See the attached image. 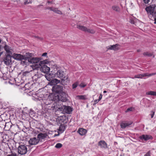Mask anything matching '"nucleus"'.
I'll use <instances>...</instances> for the list:
<instances>
[{"label": "nucleus", "instance_id": "f257e3e1", "mask_svg": "<svg viewBox=\"0 0 156 156\" xmlns=\"http://www.w3.org/2000/svg\"><path fill=\"white\" fill-rule=\"evenodd\" d=\"M28 58L27 60L29 62L34 64L32 66V68L34 70L39 68L41 65L46 63L45 61H40L41 60L40 58L33 57L32 58H29V57H28Z\"/></svg>", "mask_w": 156, "mask_h": 156}, {"label": "nucleus", "instance_id": "f03ea898", "mask_svg": "<svg viewBox=\"0 0 156 156\" xmlns=\"http://www.w3.org/2000/svg\"><path fill=\"white\" fill-rule=\"evenodd\" d=\"M55 76L61 80L62 83H64V82L66 81L67 82L68 78V76L65 73L64 71L60 69L57 70L55 74Z\"/></svg>", "mask_w": 156, "mask_h": 156}, {"label": "nucleus", "instance_id": "7ed1b4c3", "mask_svg": "<svg viewBox=\"0 0 156 156\" xmlns=\"http://www.w3.org/2000/svg\"><path fill=\"white\" fill-rule=\"evenodd\" d=\"M56 101L54 102L52 105L51 108L53 109H55L58 111H62L63 110V106H64L62 104V102L59 100H57Z\"/></svg>", "mask_w": 156, "mask_h": 156}, {"label": "nucleus", "instance_id": "20e7f679", "mask_svg": "<svg viewBox=\"0 0 156 156\" xmlns=\"http://www.w3.org/2000/svg\"><path fill=\"white\" fill-rule=\"evenodd\" d=\"M155 7L156 6L154 5H151L147 6L145 8V10L149 16L150 15L154 16L156 15V12L155 10Z\"/></svg>", "mask_w": 156, "mask_h": 156}, {"label": "nucleus", "instance_id": "39448f33", "mask_svg": "<svg viewBox=\"0 0 156 156\" xmlns=\"http://www.w3.org/2000/svg\"><path fill=\"white\" fill-rule=\"evenodd\" d=\"M11 57L9 54L5 55L3 58L2 62L7 66L11 65L12 64Z\"/></svg>", "mask_w": 156, "mask_h": 156}, {"label": "nucleus", "instance_id": "423d86ee", "mask_svg": "<svg viewBox=\"0 0 156 156\" xmlns=\"http://www.w3.org/2000/svg\"><path fill=\"white\" fill-rule=\"evenodd\" d=\"M77 28L79 29L84 32H87L88 33L94 34L95 33V31L93 29H89L83 26L78 25H77Z\"/></svg>", "mask_w": 156, "mask_h": 156}, {"label": "nucleus", "instance_id": "0eeeda50", "mask_svg": "<svg viewBox=\"0 0 156 156\" xmlns=\"http://www.w3.org/2000/svg\"><path fill=\"white\" fill-rule=\"evenodd\" d=\"M63 87L62 86L55 85L52 87V90L53 92L55 94H58L62 91Z\"/></svg>", "mask_w": 156, "mask_h": 156}, {"label": "nucleus", "instance_id": "6e6552de", "mask_svg": "<svg viewBox=\"0 0 156 156\" xmlns=\"http://www.w3.org/2000/svg\"><path fill=\"white\" fill-rule=\"evenodd\" d=\"M67 94L65 92H62L59 96L58 95L55 96L56 98L55 99L59 100L61 101L62 102H65L67 100Z\"/></svg>", "mask_w": 156, "mask_h": 156}, {"label": "nucleus", "instance_id": "1a4fd4ad", "mask_svg": "<svg viewBox=\"0 0 156 156\" xmlns=\"http://www.w3.org/2000/svg\"><path fill=\"white\" fill-rule=\"evenodd\" d=\"M27 151L26 147L24 145H21L18 148V152L21 155L26 154L27 152Z\"/></svg>", "mask_w": 156, "mask_h": 156}, {"label": "nucleus", "instance_id": "9d476101", "mask_svg": "<svg viewBox=\"0 0 156 156\" xmlns=\"http://www.w3.org/2000/svg\"><path fill=\"white\" fill-rule=\"evenodd\" d=\"M12 56L15 59L18 60H21L23 59L27 60L28 58V57H26L24 55L16 53H14Z\"/></svg>", "mask_w": 156, "mask_h": 156}, {"label": "nucleus", "instance_id": "9b49d317", "mask_svg": "<svg viewBox=\"0 0 156 156\" xmlns=\"http://www.w3.org/2000/svg\"><path fill=\"white\" fill-rule=\"evenodd\" d=\"M156 74V73H153L149 74L148 73H146L141 74H139L136 75L134 76V77H132L131 78L133 79L134 78H142L144 77L147 76L149 77Z\"/></svg>", "mask_w": 156, "mask_h": 156}, {"label": "nucleus", "instance_id": "f8f14e48", "mask_svg": "<svg viewBox=\"0 0 156 156\" xmlns=\"http://www.w3.org/2000/svg\"><path fill=\"white\" fill-rule=\"evenodd\" d=\"M40 66L41 67L40 68V69L42 72L44 73L48 74L49 72L50 68L44 64L41 65Z\"/></svg>", "mask_w": 156, "mask_h": 156}, {"label": "nucleus", "instance_id": "ddd939ff", "mask_svg": "<svg viewBox=\"0 0 156 156\" xmlns=\"http://www.w3.org/2000/svg\"><path fill=\"white\" fill-rule=\"evenodd\" d=\"M62 107L63 109L62 110V111L63 112L70 114L72 111V108L69 106H66L64 105Z\"/></svg>", "mask_w": 156, "mask_h": 156}, {"label": "nucleus", "instance_id": "4468645a", "mask_svg": "<svg viewBox=\"0 0 156 156\" xmlns=\"http://www.w3.org/2000/svg\"><path fill=\"white\" fill-rule=\"evenodd\" d=\"M119 44H117L115 45H111L108 46L106 47V48L108 50L116 51L119 49Z\"/></svg>", "mask_w": 156, "mask_h": 156}, {"label": "nucleus", "instance_id": "2eb2a0df", "mask_svg": "<svg viewBox=\"0 0 156 156\" xmlns=\"http://www.w3.org/2000/svg\"><path fill=\"white\" fill-rule=\"evenodd\" d=\"M39 140L37 139L35 137L30 138L28 142L30 145H35L37 144L39 142Z\"/></svg>", "mask_w": 156, "mask_h": 156}, {"label": "nucleus", "instance_id": "dca6fc26", "mask_svg": "<svg viewBox=\"0 0 156 156\" xmlns=\"http://www.w3.org/2000/svg\"><path fill=\"white\" fill-rule=\"evenodd\" d=\"M48 136L47 134L46 133H40L37 136V138L39 140V141L41 139H43L46 138Z\"/></svg>", "mask_w": 156, "mask_h": 156}, {"label": "nucleus", "instance_id": "f3484780", "mask_svg": "<svg viewBox=\"0 0 156 156\" xmlns=\"http://www.w3.org/2000/svg\"><path fill=\"white\" fill-rule=\"evenodd\" d=\"M98 145L100 146L101 148H106L107 147L106 143L103 140H101L99 142Z\"/></svg>", "mask_w": 156, "mask_h": 156}, {"label": "nucleus", "instance_id": "a211bd4d", "mask_svg": "<svg viewBox=\"0 0 156 156\" xmlns=\"http://www.w3.org/2000/svg\"><path fill=\"white\" fill-rule=\"evenodd\" d=\"M4 48L6 52L9 54L11 53V51L12 50V49L11 48V47L8 46L7 45L5 44L4 47Z\"/></svg>", "mask_w": 156, "mask_h": 156}, {"label": "nucleus", "instance_id": "6ab92c4d", "mask_svg": "<svg viewBox=\"0 0 156 156\" xmlns=\"http://www.w3.org/2000/svg\"><path fill=\"white\" fill-rule=\"evenodd\" d=\"M87 132V130L83 128H80L78 131V133H79L80 135L82 136L84 135Z\"/></svg>", "mask_w": 156, "mask_h": 156}, {"label": "nucleus", "instance_id": "aec40b11", "mask_svg": "<svg viewBox=\"0 0 156 156\" xmlns=\"http://www.w3.org/2000/svg\"><path fill=\"white\" fill-rule=\"evenodd\" d=\"M60 80H58L56 79H52L51 80V85H57V84L60 83Z\"/></svg>", "mask_w": 156, "mask_h": 156}, {"label": "nucleus", "instance_id": "412c9836", "mask_svg": "<svg viewBox=\"0 0 156 156\" xmlns=\"http://www.w3.org/2000/svg\"><path fill=\"white\" fill-rule=\"evenodd\" d=\"M132 122H122L121 124V126L122 128H125L126 126L130 125L132 124Z\"/></svg>", "mask_w": 156, "mask_h": 156}, {"label": "nucleus", "instance_id": "4be33fe9", "mask_svg": "<svg viewBox=\"0 0 156 156\" xmlns=\"http://www.w3.org/2000/svg\"><path fill=\"white\" fill-rule=\"evenodd\" d=\"M150 136L146 135H143L140 136L141 139H144L145 140H147L150 139Z\"/></svg>", "mask_w": 156, "mask_h": 156}, {"label": "nucleus", "instance_id": "5701e85b", "mask_svg": "<svg viewBox=\"0 0 156 156\" xmlns=\"http://www.w3.org/2000/svg\"><path fill=\"white\" fill-rule=\"evenodd\" d=\"M45 104L46 105H50L49 107H51L52 104L51 103V101L49 99H47L45 102H44Z\"/></svg>", "mask_w": 156, "mask_h": 156}, {"label": "nucleus", "instance_id": "b1692460", "mask_svg": "<svg viewBox=\"0 0 156 156\" xmlns=\"http://www.w3.org/2000/svg\"><path fill=\"white\" fill-rule=\"evenodd\" d=\"M112 8L113 10L116 12H119L120 11V9L118 6L114 5L112 6Z\"/></svg>", "mask_w": 156, "mask_h": 156}, {"label": "nucleus", "instance_id": "393cba45", "mask_svg": "<svg viewBox=\"0 0 156 156\" xmlns=\"http://www.w3.org/2000/svg\"><path fill=\"white\" fill-rule=\"evenodd\" d=\"M147 95H151L156 96V92L154 91H149L146 93Z\"/></svg>", "mask_w": 156, "mask_h": 156}, {"label": "nucleus", "instance_id": "a878e982", "mask_svg": "<svg viewBox=\"0 0 156 156\" xmlns=\"http://www.w3.org/2000/svg\"><path fill=\"white\" fill-rule=\"evenodd\" d=\"M144 55L147 56L148 57H151L152 55V54L151 53H149L147 52H145L143 53Z\"/></svg>", "mask_w": 156, "mask_h": 156}, {"label": "nucleus", "instance_id": "bb28decb", "mask_svg": "<svg viewBox=\"0 0 156 156\" xmlns=\"http://www.w3.org/2000/svg\"><path fill=\"white\" fill-rule=\"evenodd\" d=\"M33 55V54L32 53L27 52L26 53V55H24L26 57H29V58H31L30 57H32Z\"/></svg>", "mask_w": 156, "mask_h": 156}, {"label": "nucleus", "instance_id": "cd10ccee", "mask_svg": "<svg viewBox=\"0 0 156 156\" xmlns=\"http://www.w3.org/2000/svg\"><path fill=\"white\" fill-rule=\"evenodd\" d=\"M62 146V144L60 143H57L55 145V147L57 148H60Z\"/></svg>", "mask_w": 156, "mask_h": 156}, {"label": "nucleus", "instance_id": "c85d7f7f", "mask_svg": "<svg viewBox=\"0 0 156 156\" xmlns=\"http://www.w3.org/2000/svg\"><path fill=\"white\" fill-rule=\"evenodd\" d=\"M65 127L63 126H61L59 127V130L61 131H63L64 130Z\"/></svg>", "mask_w": 156, "mask_h": 156}, {"label": "nucleus", "instance_id": "c756f323", "mask_svg": "<svg viewBox=\"0 0 156 156\" xmlns=\"http://www.w3.org/2000/svg\"><path fill=\"white\" fill-rule=\"evenodd\" d=\"M78 97L81 99L85 100L86 99V96L84 95L78 96Z\"/></svg>", "mask_w": 156, "mask_h": 156}, {"label": "nucleus", "instance_id": "7c9ffc66", "mask_svg": "<svg viewBox=\"0 0 156 156\" xmlns=\"http://www.w3.org/2000/svg\"><path fill=\"white\" fill-rule=\"evenodd\" d=\"M78 85L77 83H73L72 85L73 89H74Z\"/></svg>", "mask_w": 156, "mask_h": 156}, {"label": "nucleus", "instance_id": "2f4dec72", "mask_svg": "<svg viewBox=\"0 0 156 156\" xmlns=\"http://www.w3.org/2000/svg\"><path fill=\"white\" fill-rule=\"evenodd\" d=\"M45 76L46 79L48 81H51V79L50 77V75L48 74H46L45 75Z\"/></svg>", "mask_w": 156, "mask_h": 156}, {"label": "nucleus", "instance_id": "473e14b6", "mask_svg": "<svg viewBox=\"0 0 156 156\" xmlns=\"http://www.w3.org/2000/svg\"><path fill=\"white\" fill-rule=\"evenodd\" d=\"M86 85L84 84L83 83H82L80 85V86L81 87H84L86 86Z\"/></svg>", "mask_w": 156, "mask_h": 156}, {"label": "nucleus", "instance_id": "72a5a7b5", "mask_svg": "<svg viewBox=\"0 0 156 156\" xmlns=\"http://www.w3.org/2000/svg\"><path fill=\"white\" fill-rule=\"evenodd\" d=\"M133 108H128L127 110L126 111V112H127L129 111H131L132 110Z\"/></svg>", "mask_w": 156, "mask_h": 156}, {"label": "nucleus", "instance_id": "f704fd0d", "mask_svg": "<svg viewBox=\"0 0 156 156\" xmlns=\"http://www.w3.org/2000/svg\"><path fill=\"white\" fill-rule=\"evenodd\" d=\"M54 8L50 7H47L46 8V9H50L51 11H53V9Z\"/></svg>", "mask_w": 156, "mask_h": 156}, {"label": "nucleus", "instance_id": "c9c22d12", "mask_svg": "<svg viewBox=\"0 0 156 156\" xmlns=\"http://www.w3.org/2000/svg\"><path fill=\"white\" fill-rule=\"evenodd\" d=\"M150 151H148L146 154H145L144 156H151L150 155Z\"/></svg>", "mask_w": 156, "mask_h": 156}, {"label": "nucleus", "instance_id": "e433bc0d", "mask_svg": "<svg viewBox=\"0 0 156 156\" xmlns=\"http://www.w3.org/2000/svg\"><path fill=\"white\" fill-rule=\"evenodd\" d=\"M56 13L59 14H62V12L59 10H57Z\"/></svg>", "mask_w": 156, "mask_h": 156}, {"label": "nucleus", "instance_id": "4c0bfd02", "mask_svg": "<svg viewBox=\"0 0 156 156\" xmlns=\"http://www.w3.org/2000/svg\"><path fill=\"white\" fill-rule=\"evenodd\" d=\"M53 66L54 68H55L56 69H57L58 70L59 69V67L57 66L56 65H54Z\"/></svg>", "mask_w": 156, "mask_h": 156}, {"label": "nucleus", "instance_id": "58836bf2", "mask_svg": "<svg viewBox=\"0 0 156 156\" xmlns=\"http://www.w3.org/2000/svg\"><path fill=\"white\" fill-rule=\"evenodd\" d=\"M30 72L29 71H26L24 72L23 73V74L24 76H26V75L27 73H29Z\"/></svg>", "mask_w": 156, "mask_h": 156}, {"label": "nucleus", "instance_id": "ea45409f", "mask_svg": "<svg viewBox=\"0 0 156 156\" xmlns=\"http://www.w3.org/2000/svg\"><path fill=\"white\" fill-rule=\"evenodd\" d=\"M35 37L37 38L38 39H39L40 40H43V38L42 37H40L38 36H35Z\"/></svg>", "mask_w": 156, "mask_h": 156}, {"label": "nucleus", "instance_id": "a19ab883", "mask_svg": "<svg viewBox=\"0 0 156 156\" xmlns=\"http://www.w3.org/2000/svg\"><path fill=\"white\" fill-rule=\"evenodd\" d=\"M58 10V9L57 8H54L52 11L55 12V13H56V12Z\"/></svg>", "mask_w": 156, "mask_h": 156}, {"label": "nucleus", "instance_id": "79ce46f5", "mask_svg": "<svg viewBox=\"0 0 156 156\" xmlns=\"http://www.w3.org/2000/svg\"><path fill=\"white\" fill-rule=\"evenodd\" d=\"M144 2L145 3H148L150 1V0H143Z\"/></svg>", "mask_w": 156, "mask_h": 156}, {"label": "nucleus", "instance_id": "37998d69", "mask_svg": "<svg viewBox=\"0 0 156 156\" xmlns=\"http://www.w3.org/2000/svg\"><path fill=\"white\" fill-rule=\"evenodd\" d=\"M102 98V95H101V94L99 96V98L98 100V101H100L101 99Z\"/></svg>", "mask_w": 156, "mask_h": 156}, {"label": "nucleus", "instance_id": "c03bdc74", "mask_svg": "<svg viewBox=\"0 0 156 156\" xmlns=\"http://www.w3.org/2000/svg\"><path fill=\"white\" fill-rule=\"evenodd\" d=\"M47 53H46V52H45V53H43L42 55V56H46L47 55Z\"/></svg>", "mask_w": 156, "mask_h": 156}, {"label": "nucleus", "instance_id": "a18cd8bd", "mask_svg": "<svg viewBox=\"0 0 156 156\" xmlns=\"http://www.w3.org/2000/svg\"><path fill=\"white\" fill-rule=\"evenodd\" d=\"M152 112L153 113L152 114H151V118H152L153 117V116L154 114V112H153V111H152L151 112Z\"/></svg>", "mask_w": 156, "mask_h": 156}, {"label": "nucleus", "instance_id": "49530a36", "mask_svg": "<svg viewBox=\"0 0 156 156\" xmlns=\"http://www.w3.org/2000/svg\"><path fill=\"white\" fill-rule=\"evenodd\" d=\"M99 101H98V100H95L94 101V104H96V103H97Z\"/></svg>", "mask_w": 156, "mask_h": 156}, {"label": "nucleus", "instance_id": "de8ad7c7", "mask_svg": "<svg viewBox=\"0 0 156 156\" xmlns=\"http://www.w3.org/2000/svg\"><path fill=\"white\" fill-rule=\"evenodd\" d=\"M7 156H16V154H11L8 155Z\"/></svg>", "mask_w": 156, "mask_h": 156}, {"label": "nucleus", "instance_id": "09e8293b", "mask_svg": "<svg viewBox=\"0 0 156 156\" xmlns=\"http://www.w3.org/2000/svg\"><path fill=\"white\" fill-rule=\"evenodd\" d=\"M130 23H132V24H134V21L132 20H130Z\"/></svg>", "mask_w": 156, "mask_h": 156}, {"label": "nucleus", "instance_id": "8fccbe9b", "mask_svg": "<svg viewBox=\"0 0 156 156\" xmlns=\"http://www.w3.org/2000/svg\"><path fill=\"white\" fill-rule=\"evenodd\" d=\"M154 17V21H156V14L155 16H153Z\"/></svg>", "mask_w": 156, "mask_h": 156}, {"label": "nucleus", "instance_id": "3c124183", "mask_svg": "<svg viewBox=\"0 0 156 156\" xmlns=\"http://www.w3.org/2000/svg\"><path fill=\"white\" fill-rule=\"evenodd\" d=\"M34 76H37V78L39 77L38 76V74H35Z\"/></svg>", "mask_w": 156, "mask_h": 156}, {"label": "nucleus", "instance_id": "603ef678", "mask_svg": "<svg viewBox=\"0 0 156 156\" xmlns=\"http://www.w3.org/2000/svg\"><path fill=\"white\" fill-rule=\"evenodd\" d=\"M140 51H141V49H139L137 50V52H140Z\"/></svg>", "mask_w": 156, "mask_h": 156}, {"label": "nucleus", "instance_id": "864d4df0", "mask_svg": "<svg viewBox=\"0 0 156 156\" xmlns=\"http://www.w3.org/2000/svg\"><path fill=\"white\" fill-rule=\"evenodd\" d=\"M106 92H107V91H106V90H104V91H103V93H106Z\"/></svg>", "mask_w": 156, "mask_h": 156}, {"label": "nucleus", "instance_id": "5fc2aeb1", "mask_svg": "<svg viewBox=\"0 0 156 156\" xmlns=\"http://www.w3.org/2000/svg\"><path fill=\"white\" fill-rule=\"evenodd\" d=\"M24 4H25V5L26 4H27V2H24Z\"/></svg>", "mask_w": 156, "mask_h": 156}, {"label": "nucleus", "instance_id": "6e6d98bb", "mask_svg": "<svg viewBox=\"0 0 156 156\" xmlns=\"http://www.w3.org/2000/svg\"><path fill=\"white\" fill-rule=\"evenodd\" d=\"M154 24H156V21H155V22H154Z\"/></svg>", "mask_w": 156, "mask_h": 156}, {"label": "nucleus", "instance_id": "4d7b16f0", "mask_svg": "<svg viewBox=\"0 0 156 156\" xmlns=\"http://www.w3.org/2000/svg\"><path fill=\"white\" fill-rule=\"evenodd\" d=\"M48 3H51V2H50V1H48Z\"/></svg>", "mask_w": 156, "mask_h": 156}, {"label": "nucleus", "instance_id": "13d9d810", "mask_svg": "<svg viewBox=\"0 0 156 156\" xmlns=\"http://www.w3.org/2000/svg\"><path fill=\"white\" fill-rule=\"evenodd\" d=\"M23 63H24V62H25V61H23Z\"/></svg>", "mask_w": 156, "mask_h": 156}, {"label": "nucleus", "instance_id": "bf43d9fd", "mask_svg": "<svg viewBox=\"0 0 156 156\" xmlns=\"http://www.w3.org/2000/svg\"><path fill=\"white\" fill-rule=\"evenodd\" d=\"M53 100H54V101H55V100H54V98H53Z\"/></svg>", "mask_w": 156, "mask_h": 156}]
</instances>
